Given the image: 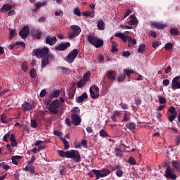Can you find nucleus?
I'll return each instance as SVG.
<instances>
[{
	"instance_id": "1",
	"label": "nucleus",
	"mask_w": 180,
	"mask_h": 180,
	"mask_svg": "<svg viewBox=\"0 0 180 180\" xmlns=\"http://www.w3.org/2000/svg\"><path fill=\"white\" fill-rule=\"evenodd\" d=\"M58 154L59 157L72 158L75 162H81V154H79L78 150H71L65 152L64 150H58Z\"/></svg>"
},
{
	"instance_id": "2",
	"label": "nucleus",
	"mask_w": 180,
	"mask_h": 180,
	"mask_svg": "<svg viewBox=\"0 0 180 180\" xmlns=\"http://www.w3.org/2000/svg\"><path fill=\"white\" fill-rule=\"evenodd\" d=\"M46 105H49L48 110H49L51 113L58 115V112H60L58 109V108H60V100L55 99L53 101H51V100H46Z\"/></svg>"
},
{
	"instance_id": "3",
	"label": "nucleus",
	"mask_w": 180,
	"mask_h": 180,
	"mask_svg": "<svg viewBox=\"0 0 180 180\" xmlns=\"http://www.w3.org/2000/svg\"><path fill=\"white\" fill-rule=\"evenodd\" d=\"M50 49L44 47L42 49H35L32 51V57H41V58H44L45 56L50 54Z\"/></svg>"
},
{
	"instance_id": "4",
	"label": "nucleus",
	"mask_w": 180,
	"mask_h": 180,
	"mask_svg": "<svg viewBox=\"0 0 180 180\" xmlns=\"http://www.w3.org/2000/svg\"><path fill=\"white\" fill-rule=\"evenodd\" d=\"M50 61H56V58L53 53H49L42 58L41 62V68H46V66L50 64Z\"/></svg>"
},
{
	"instance_id": "5",
	"label": "nucleus",
	"mask_w": 180,
	"mask_h": 180,
	"mask_svg": "<svg viewBox=\"0 0 180 180\" xmlns=\"http://www.w3.org/2000/svg\"><path fill=\"white\" fill-rule=\"evenodd\" d=\"M92 172L96 175V179H99V178H105V176H108V175L110 174V170L106 168L101 170L92 169Z\"/></svg>"
},
{
	"instance_id": "6",
	"label": "nucleus",
	"mask_w": 180,
	"mask_h": 180,
	"mask_svg": "<svg viewBox=\"0 0 180 180\" xmlns=\"http://www.w3.org/2000/svg\"><path fill=\"white\" fill-rule=\"evenodd\" d=\"M72 32L69 33V39H74V37H77L79 36V33H81V27L78 25H72L70 26Z\"/></svg>"
},
{
	"instance_id": "7",
	"label": "nucleus",
	"mask_w": 180,
	"mask_h": 180,
	"mask_svg": "<svg viewBox=\"0 0 180 180\" xmlns=\"http://www.w3.org/2000/svg\"><path fill=\"white\" fill-rule=\"evenodd\" d=\"M78 56V50L77 49H73L66 57V61L69 63V64H72L74 63V60L77 58Z\"/></svg>"
},
{
	"instance_id": "8",
	"label": "nucleus",
	"mask_w": 180,
	"mask_h": 180,
	"mask_svg": "<svg viewBox=\"0 0 180 180\" xmlns=\"http://www.w3.org/2000/svg\"><path fill=\"white\" fill-rule=\"evenodd\" d=\"M172 172H174V168H171L169 166H168L165 171L166 178L170 179H176V175L175 174H172Z\"/></svg>"
},
{
	"instance_id": "9",
	"label": "nucleus",
	"mask_w": 180,
	"mask_h": 180,
	"mask_svg": "<svg viewBox=\"0 0 180 180\" xmlns=\"http://www.w3.org/2000/svg\"><path fill=\"white\" fill-rule=\"evenodd\" d=\"M172 89H180V76H176L172 82Z\"/></svg>"
},
{
	"instance_id": "10",
	"label": "nucleus",
	"mask_w": 180,
	"mask_h": 180,
	"mask_svg": "<svg viewBox=\"0 0 180 180\" xmlns=\"http://www.w3.org/2000/svg\"><path fill=\"white\" fill-rule=\"evenodd\" d=\"M29 27L25 25L22 30H20L19 36L21 37V39H27V37L29 36Z\"/></svg>"
},
{
	"instance_id": "11",
	"label": "nucleus",
	"mask_w": 180,
	"mask_h": 180,
	"mask_svg": "<svg viewBox=\"0 0 180 180\" xmlns=\"http://www.w3.org/2000/svg\"><path fill=\"white\" fill-rule=\"evenodd\" d=\"M71 46V44L70 42L60 44L55 47V50L57 51H64V50H67L68 47Z\"/></svg>"
},
{
	"instance_id": "12",
	"label": "nucleus",
	"mask_w": 180,
	"mask_h": 180,
	"mask_svg": "<svg viewBox=\"0 0 180 180\" xmlns=\"http://www.w3.org/2000/svg\"><path fill=\"white\" fill-rule=\"evenodd\" d=\"M71 119L72 124H74V126H79V124H81V122H82L81 116L79 115H71Z\"/></svg>"
},
{
	"instance_id": "13",
	"label": "nucleus",
	"mask_w": 180,
	"mask_h": 180,
	"mask_svg": "<svg viewBox=\"0 0 180 180\" xmlns=\"http://www.w3.org/2000/svg\"><path fill=\"white\" fill-rule=\"evenodd\" d=\"M105 77L108 81H115L116 78V72L113 70H110L105 74Z\"/></svg>"
},
{
	"instance_id": "14",
	"label": "nucleus",
	"mask_w": 180,
	"mask_h": 180,
	"mask_svg": "<svg viewBox=\"0 0 180 180\" xmlns=\"http://www.w3.org/2000/svg\"><path fill=\"white\" fill-rule=\"evenodd\" d=\"M46 43L49 46H54L55 43H57V37H54L53 38H51L50 36H46Z\"/></svg>"
},
{
	"instance_id": "15",
	"label": "nucleus",
	"mask_w": 180,
	"mask_h": 180,
	"mask_svg": "<svg viewBox=\"0 0 180 180\" xmlns=\"http://www.w3.org/2000/svg\"><path fill=\"white\" fill-rule=\"evenodd\" d=\"M85 99H88V94L84 92L81 96L76 98V102L77 103H82Z\"/></svg>"
},
{
	"instance_id": "16",
	"label": "nucleus",
	"mask_w": 180,
	"mask_h": 180,
	"mask_svg": "<svg viewBox=\"0 0 180 180\" xmlns=\"http://www.w3.org/2000/svg\"><path fill=\"white\" fill-rule=\"evenodd\" d=\"M22 171L28 172H30V174H34V172H36V169L34 168V165H27L25 167H23Z\"/></svg>"
},
{
	"instance_id": "17",
	"label": "nucleus",
	"mask_w": 180,
	"mask_h": 180,
	"mask_svg": "<svg viewBox=\"0 0 180 180\" xmlns=\"http://www.w3.org/2000/svg\"><path fill=\"white\" fill-rule=\"evenodd\" d=\"M96 39H98V37L90 34L88 37H87V41L88 43H90V44H91L92 46H94V44H95L96 40Z\"/></svg>"
},
{
	"instance_id": "18",
	"label": "nucleus",
	"mask_w": 180,
	"mask_h": 180,
	"mask_svg": "<svg viewBox=\"0 0 180 180\" xmlns=\"http://www.w3.org/2000/svg\"><path fill=\"white\" fill-rule=\"evenodd\" d=\"M60 96V90H54L49 96V100L54 99V98H58Z\"/></svg>"
},
{
	"instance_id": "19",
	"label": "nucleus",
	"mask_w": 180,
	"mask_h": 180,
	"mask_svg": "<svg viewBox=\"0 0 180 180\" xmlns=\"http://www.w3.org/2000/svg\"><path fill=\"white\" fill-rule=\"evenodd\" d=\"M75 91H77V89L75 86H72L70 88L68 94L69 96V99H74V96L75 95Z\"/></svg>"
},
{
	"instance_id": "20",
	"label": "nucleus",
	"mask_w": 180,
	"mask_h": 180,
	"mask_svg": "<svg viewBox=\"0 0 180 180\" xmlns=\"http://www.w3.org/2000/svg\"><path fill=\"white\" fill-rule=\"evenodd\" d=\"M152 25L156 27V29H159L160 30H162V29H165V27H167V25L160 22H153Z\"/></svg>"
},
{
	"instance_id": "21",
	"label": "nucleus",
	"mask_w": 180,
	"mask_h": 180,
	"mask_svg": "<svg viewBox=\"0 0 180 180\" xmlns=\"http://www.w3.org/2000/svg\"><path fill=\"white\" fill-rule=\"evenodd\" d=\"M22 109H24V110L25 112L32 110V105L29 103V102H25L22 105Z\"/></svg>"
},
{
	"instance_id": "22",
	"label": "nucleus",
	"mask_w": 180,
	"mask_h": 180,
	"mask_svg": "<svg viewBox=\"0 0 180 180\" xmlns=\"http://www.w3.org/2000/svg\"><path fill=\"white\" fill-rule=\"evenodd\" d=\"M93 46H94L96 49H99V47H102V46H103V40L99 39V38L97 37V39H96V42Z\"/></svg>"
},
{
	"instance_id": "23",
	"label": "nucleus",
	"mask_w": 180,
	"mask_h": 180,
	"mask_svg": "<svg viewBox=\"0 0 180 180\" xmlns=\"http://www.w3.org/2000/svg\"><path fill=\"white\" fill-rule=\"evenodd\" d=\"M12 9V6L8 4L3 5V8L0 9V12L4 13V12H8V11H11Z\"/></svg>"
},
{
	"instance_id": "24",
	"label": "nucleus",
	"mask_w": 180,
	"mask_h": 180,
	"mask_svg": "<svg viewBox=\"0 0 180 180\" xmlns=\"http://www.w3.org/2000/svg\"><path fill=\"white\" fill-rule=\"evenodd\" d=\"M89 93L91 99H98V98H99V94L95 93L94 90H92V87H90Z\"/></svg>"
},
{
	"instance_id": "25",
	"label": "nucleus",
	"mask_w": 180,
	"mask_h": 180,
	"mask_svg": "<svg viewBox=\"0 0 180 180\" xmlns=\"http://www.w3.org/2000/svg\"><path fill=\"white\" fill-rule=\"evenodd\" d=\"M172 167H174L178 172H180V161L172 160Z\"/></svg>"
},
{
	"instance_id": "26",
	"label": "nucleus",
	"mask_w": 180,
	"mask_h": 180,
	"mask_svg": "<svg viewBox=\"0 0 180 180\" xmlns=\"http://www.w3.org/2000/svg\"><path fill=\"white\" fill-rule=\"evenodd\" d=\"M70 112L72 115H75V116H78L79 115L81 110H79V108L75 107L70 110Z\"/></svg>"
},
{
	"instance_id": "27",
	"label": "nucleus",
	"mask_w": 180,
	"mask_h": 180,
	"mask_svg": "<svg viewBox=\"0 0 180 180\" xmlns=\"http://www.w3.org/2000/svg\"><path fill=\"white\" fill-rule=\"evenodd\" d=\"M169 33L172 36H179V30L176 28H171L169 30Z\"/></svg>"
},
{
	"instance_id": "28",
	"label": "nucleus",
	"mask_w": 180,
	"mask_h": 180,
	"mask_svg": "<svg viewBox=\"0 0 180 180\" xmlns=\"http://www.w3.org/2000/svg\"><path fill=\"white\" fill-rule=\"evenodd\" d=\"M42 34H43V32L38 30L37 33L33 34V37L37 40H40V39H41Z\"/></svg>"
},
{
	"instance_id": "29",
	"label": "nucleus",
	"mask_w": 180,
	"mask_h": 180,
	"mask_svg": "<svg viewBox=\"0 0 180 180\" xmlns=\"http://www.w3.org/2000/svg\"><path fill=\"white\" fill-rule=\"evenodd\" d=\"M97 27L99 30H105V22L103 20H99L97 24Z\"/></svg>"
},
{
	"instance_id": "30",
	"label": "nucleus",
	"mask_w": 180,
	"mask_h": 180,
	"mask_svg": "<svg viewBox=\"0 0 180 180\" xmlns=\"http://www.w3.org/2000/svg\"><path fill=\"white\" fill-rule=\"evenodd\" d=\"M115 154L116 157H123V151L119 148L115 149Z\"/></svg>"
},
{
	"instance_id": "31",
	"label": "nucleus",
	"mask_w": 180,
	"mask_h": 180,
	"mask_svg": "<svg viewBox=\"0 0 180 180\" xmlns=\"http://www.w3.org/2000/svg\"><path fill=\"white\" fill-rule=\"evenodd\" d=\"M60 140L63 141L64 144L65 150H68V148H70V143H68V141H67V139L63 138H60Z\"/></svg>"
},
{
	"instance_id": "32",
	"label": "nucleus",
	"mask_w": 180,
	"mask_h": 180,
	"mask_svg": "<svg viewBox=\"0 0 180 180\" xmlns=\"http://www.w3.org/2000/svg\"><path fill=\"white\" fill-rule=\"evenodd\" d=\"M85 84H86V82L84 79H80L77 82V88H82L84 86Z\"/></svg>"
},
{
	"instance_id": "33",
	"label": "nucleus",
	"mask_w": 180,
	"mask_h": 180,
	"mask_svg": "<svg viewBox=\"0 0 180 180\" xmlns=\"http://www.w3.org/2000/svg\"><path fill=\"white\" fill-rule=\"evenodd\" d=\"M17 34H18L16 33V31H15V30L10 29L9 39L12 40V39H13V37H16Z\"/></svg>"
},
{
	"instance_id": "34",
	"label": "nucleus",
	"mask_w": 180,
	"mask_h": 180,
	"mask_svg": "<svg viewBox=\"0 0 180 180\" xmlns=\"http://www.w3.org/2000/svg\"><path fill=\"white\" fill-rule=\"evenodd\" d=\"M168 112L171 113V115H178V112H176V110L175 109V107L171 106L168 109Z\"/></svg>"
},
{
	"instance_id": "35",
	"label": "nucleus",
	"mask_w": 180,
	"mask_h": 180,
	"mask_svg": "<svg viewBox=\"0 0 180 180\" xmlns=\"http://www.w3.org/2000/svg\"><path fill=\"white\" fill-rule=\"evenodd\" d=\"M144 51H146V45L142 44V45L139 46V47L138 49V53L143 54V53H144Z\"/></svg>"
},
{
	"instance_id": "36",
	"label": "nucleus",
	"mask_w": 180,
	"mask_h": 180,
	"mask_svg": "<svg viewBox=\"0 0 180 180\" xmlns=\"http://www.w3.org/2000/svg\"><path fill=\"white\" fill-rule=\"evenodd\" d=\"M31 78H36L37 77V74L36 73V69L33 68L30 71Z\"/></svg>"
},
{
	"instance_id": "37",
	"label": "nucleus",
	"mask_w": 180,
	"mask_h": 180,
	"mask_svg": "<svg viewBox=\"0 0 180 180\" xmlns=\"http://www.w3.org/2000/svg\"><path fill=\"white\" fill-rule=\"evenodd\" d=\"M59 70H60L63 72V74H67L68 72H70V71H71L70 68L63 66H60L59 68Z\"/></svg>"
},
{
	"instance_id": "38",
	"label": "nucleus",
	"mask_w": 180,
	"mask_h": 180,
	"mask_svg": "<svg viewBox=\"0 0 180 180\" xmlns=\"http://www.w3.org/2000/svg\"><path fill=\"white\" fill-rule=\"evenodd\" d=\"M176 115L177 114H172L168 116V120L169 122H170V123H172V122H174V120L176 119Z\"/></svg>"
},
{
	"instance_id": "39",
	"label": "nucleus",
	"mask_w": 180,
	"mask_h": 180,
	"mask_svg": "<svg viewBox=\"0 0 180 180\" xmlns=\"http://www.w3.org/2000/svg\"><path fill=\"white\" fill-rule=\"evenodd\" d=\"M83 78H84V81H85L86 82L89 81V78H91V73L89 72L85 73L83 75Z\"/></svg>"
},
{
	"instance_id": "40",
	"label": "nucleus",
	"mask_w": 180,
	"mask_h": 180,
	"mask_svg": "<svg viewBox=\"0 0 180 180\" xmlns=\"http://www.w3.org/2000/svg\"><path fill=\"white\" fill-rule=\"evenodd\" d=\"M22 71H24V72H26L27 71V70H29V65H27V63L26 62L22 63Z\"/></svg>"
},
{
	"instance_id": "41",
	"label": "nucleus",
	"mask_w": 180,
	"mask_h": 180,
	"mask_svg": "<svg viewBox=\"0 0 180 180\" xmlns=\"http://www.w3.org/2000/svg\"><path fill=\"white\" fill-rule=\"evenodd\" d=\"M100 136L101 137H109V134H108V132H106L105 129H101L100 131Z\"/></svg>"
},
{
	"instance_id": "42",
	"label": "nucleus",
	"mask_w": 180,
	"mask_h": 180,
	"mask_svg": "<svg viewBox=\"0 0 180 180\" xmlns=\"http://www.w3.org/2000/svg\"><path fill=\"white\" fill-rule=\"evenodd\" d=\"M133 70H128V69H124V75H127V77H130V74H133Z\"/></svg>"
},
{
	"instance_id": "43",
	"label": "nucleus",
	"mask_w": 180,
	"mask_h": 180,
	"mask_svg": "<svg viewBox=\"0 0 180 180\" xmlns=\"http://www.w3.org/2000/svg\"><path fill=\"white\" fill-rule=\"evenodd\" d=\"M130 120V115H129V113L125 112L124 114V118L122 120V122H129Z\"/></svg>"
},
{
	"instance_id": "44",
	"label": "nucleus",
	"mask_w": 180,
	"mask_h": 180,
	"mask_svg": "<svg viewBox=\"0 0 180 180\" xmlns=\"http://www.w3.org/2000/svg\"><path fill=\"white\" fill-rule=\"evenodd\" d=\"M74 13L75 15H77V16H81V14L82 13H81V10H79V7H77L74 9Z\"/></svg>"
},
{
	"instance_id": "45",
	"label": "nucleus",
	"mask_w": 180,
	"mask_h": 180,
	"mask_svg": "<svg viewBox=\"0 0 180 180\" xmlns=\"http://www.w3.org/2000/svg\"><path fill=\"white\" fill-rule=\"evenodd\" d=\"M128 162L131 165H136V160L133 157H129Z\"/></svg>"
},
{
	"instance_id": "46",
	"label": "nucleus",
	"mask_w": 180,
	"mask_h": 180,
	"mask_svg": "<svg viewBox=\"0 0 180 180\" xmlns=\"http://www.w3.org/2000/svg\"><path fill=\"white\" fill-rule=\"evenodd\" d=\"M165 50H172V43H167L165 45Z\"/></svg>"
},
{
	"instance_id": "47",
	"label": "nucleus",
	"mask_w": 180,
	"mask_h": 180,
	"mask_svg": "<svg viewBox=\"0 0 180 180\" xmlns=\"http://www.w3.org/2000/svg\"><path fill=\"white\" fill-rule=\"evenodd\" d=\"M128 129L130 130H135L136 129V124L134 122H130L129 124Z\"/></svg>"
},
{
	"instance_id": "48",
	"label": "nucleus",
	"mask_w": 180,
	"mask_h": 180,
	"mask_svg": "<svg viewBox=\"0 0 180 180\" xmlns=\"http://www.w3.org/2000/svg\"><path fill=\"white\" fill-rule=\"evenodd\" d=\"M15 45L20 46V47H22L23 49H25V47H26V44H25V42L16 41L15 43Z\"/></svg>"
},
{
	"instance_id": "49",
	"label": "nucleus",
	"mask_w": 180,
	"mask_h": 180,
	"mask_svg": "<svg viewBox=\"0 0 180 180\" xmlns=\"http://www.w3.org/2000/svg\"><path fill=\"white\" fill-rule=\"evenodd\" d=\"M126 79V75L124 74H122L118 77V82H122V81H124Z\"/></svg>"
},
{
	"instance_id": "50",
	"label": "nucleus",
	"mask_w": 180,
	"mask_h": 180,
	"mask_svg": "<svg viewBox=\"0 0 180 180\" xmlns=\"http://www.w3.org/2000/svg\"><path fill=\"white\" fill-rule=\"evenodd\" d=\"M31 127H32L33 129H36V127H37V122H36V120H31Z\"/></svg>"
},
{
	"instance_id": "51",
	"label": "nucleus",
	"mask_w": 180,
	"mask_h": 180,
	"mask_svg": "<svg viewBox=\"0 0 180 180\" xmlns=\"http://www.w3.org/2000/svg\"><path fill=\"white\" fill-rule=\"evenodd\" d=\"M11 137V132L6 134L3 138L4 141L8 143V138Z\"/></svg>"
},
{
	"instance_id": "52",
	"label": "nucleus",
	"mask_w": 180,
	"mask_h": 180,
	"mask_svg": "<svg viewBox=\"0 0 180 180\" xmlns=\"http://www.w3.org/2000/svg\"><path fill=\"white\" fill-rule=\"evenodd\" d=\"M158 99H159L160 103H162V104L167 103V99H165V98H164V97H159Z\"/></svg>"
},
{
	"instance_id": "53",
	"label": "nucleus",
	"mask_w": 180,
	"mask_h": 180,
	"mask_svg": "<svg viewBox=\"0 0 180 180\" xmlns=\"http://www.w3.org/2000/svg\"><path fill=\"white\" fill-rule=\"evenodd\" d=\"M136 43H137V41L136 39H132L131 41V43H129L128 44V46L129 47H133V46H136Z\"/></svg>"
},
{
	"instance_id": "54",
	"label": "nucleus",
	"mask_w": 180,
	"mask_h": 180,
	"mask_svg": "<svg viewBox=\"0 0 180 180\" xmlns=\"http://www.w3.org/2000/svg\"><path fill=\"white\" fill-rule=\"evenodd\" d=\"M128 25L133 26L134 25H136V23H137V21L136 20H130L129 21L127 22Z\"/></svg>"
},
{
	"instance_id": "55",
	"label": "nucleus",
	"mask_w": 180,
	"mask_h": 180,
	"mask_svg": "<svg viewBox=\"0 0 180 180\" xmlns=\"http://www.w3.org/2000/svg\"><path fill=\"white\" fill-rule=\"evenodd\" d=\"M53 134L55 136H57L58 137H61V136H63V134H61V132L58 130H54L53 131Z\"/></svg>"
},
{
	"instance_id": "56",
	"label": "nucleus",
	"mask_w": 180,
	"mask_h": 180,
	"mask_svg": "<svg viewBox=\"0 0 180 180\" xmlns=\"http://www.w3.org/2000/svg\"><path fill=\"white\" fill-rule=\"evenodd\" d=\"M116 175L117 176H119L120 178L121 176H123V171L122 170H120V169H118L117 172H116Z\"/></svg>"
},
{
	"instance_id": "57",
	"label": "nucleus",
	"mask_w": 180,
	"mask_h": 180,
	"mask_svg": "<svg viewBox=\"0 0 180 180\" xmlns=\"http://www.w3.org/2000/svg\"><path fill=\"white\" fill-rule=\"evenodd\" d=\"M82 15L83 16H92V13L88 12V11H84L82 13Z\"/></svg>"
},
{
	"instance_id": "58",
	"label": "nucleus",
	"mask_w": 180,
	"mask_h": 180,
	"mask_svg": "<svg viewBox=\"0 0 180 180\" xmlns=\"http://www.w3.org/2000/svg\"><path fill=\"white\" fill-rule=\"evenodd\" d=\"M36 161V157L35 156H32L31 160H28L27 164H33Z\"/></svg>"
},
{
	"instance_id": "59",
	"label": "nucleus",
	"mask_w": 180,
	"mask_h": 180,
	"mask_svg": "<svg viewBox=\"0 0 180 180\" xmlns=\"http://www.w3.org/2000/svg\"><path fill=\"white\" fill-rule=\"evenodd\" d=\"M82 145L83 146V147L86 148V147H88V141H86V140H85V139H83L82 141Z\"/></svg>"
},
{
	"instance_id": "60",
	"label": "nucleus",
	"mask_w": 180,
	"mask_h": 180,
	"mask_svg": "<svg viewBox=\"0 0 180 180\" xmlns=\"http://www.w3.org/2000/svg\"><path fill=\"white\" fill-rule=\"evenodd\" d=\"M46 90L43 89V90L41 91L39 96L41 98H44V96H46Z\"/></svg>"
},
{
	"instance_id": "61",
	"label": "nucleus",
	"mask_w": 180,
	"mask_h": 180,
	"mask_svg": "<svg viewBox=\"0 0 180 180\" xmlns=\"http://www.w3.org/2000/svg\"><path fill=\"white\" fill-rule=\"evenodd\" d=\"M160 46V42L158 41H155L152 44V47H153V49H157V47H158Z\"/></svg>"
},
{
	"instance_id": "62",
	"label": "nucleus",
	"mask_w": 180,
	"mask_h": 180,
	"mask_svg": "<svg viewBox=\"0 0 180 180\" xmlns=\"http://www.w3.org/2000/svg\"><path fill=\"white\" fill-rule=\"evenodd\" d=\"M124 34L123 33H116L115 34V37H119L120 39H123Z\"/></svg>"
},
{
	"instance_id": "63",
	"label": "nucleus",
	"mask_w": 180,
	"mask_h": 180,
	"mask_svg": "<svg viewBox=\"0 0 180 180\" xmlns=\"http://www.w3.org/2000/svg\"><path fill=\"white\" fill-rule=\"evenodd\" d=\"M122 56H124V57H129V56H130V52H129V51H124L123 52H122Z\"/></svg>"
},
{
	"instance_id": "64",
	"label": "nucleus",
	"mask_w": 180,
	"mask_h": 180,
	"mask_svg": "<svg viewBox=\"0 0 180 180\" xmlns=\"http://www.w3.org/2000/svg\"><path fill=\"white\" fill-rule=\"evenodd\" d=\"M1 122L6 123V116L5 115V114L1 115Z\"/></svg>"
}]
</instances>
